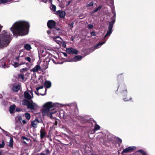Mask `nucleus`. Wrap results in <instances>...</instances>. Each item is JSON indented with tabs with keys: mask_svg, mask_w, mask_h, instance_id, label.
Returning <instances> with one entry per match:
<instances>
[{
	"mask_svg": "<svg viewBox=\"0 0 155 155\" xmlns=\"http://www.w3.org/2000/svg\"><path fill=\"white\" fill-rule=\"evenodd\" d=\"M16 111H20V109H18L17 108L16 109Z\"/></svg>",
	"mask_w": 155,
	"mask_h": 155,
	"instance_id": "nucleus-54",
	"label": "nucleus"
},
{
	"mask_svg": "<svg viewBox=\"0 0 155 155\" xmlns=\"http://www.w3.org/2000/svg\"><path fill=\"white\" fill-rule=\"evenodd\" d=\"M44 85L46 88H49L51 86V83L50 81H46L45 82Z\"/></svg>",
	"mask_w": 155,
	"mask_h": 155,
	"instance_id": "nucleus-20",
	"label": "nucleus"
},
{
	"mask_svg": "<svg viewBox=\"0 0 155 155\" xmlns=\"http://www.w3.org/2000/svg\"><path fill=\"white\" fill-rule=\"evenodd\" d=\"M45 152H46V155H49L50 154V151H49V150L48 149H46V150H45Z\"/></svg>",
	"mask_w": 155,
	"mask_h": 155,
	"instance_id": "nucleus-42",
	"label": "nucleus"
},
{
	"mask_svg": "<svg viewBox=\"0 0 155 155\" xmlns=\"http://www.w3.org/2000/svg\"><path fill=\"white\" fill-rule=\"evenodd\" d=\"M61 31L59 28H57L54 30V32H53V33L54 35L58 34V33H59Z\"/></svg>",
	"mask_w": 155,
	"mask_h": 155,
	"instance_id": "nucleus-22",
	"label": "nucleus"
},
{
	"mask_svg": "<svg viewBox=\"0 0 155 155\" xmlns=\"http://www.w3.org/2000/svg\"><path fill=\"white\" fill-rule=\"evenodd\" d=\"M118 141L119 142H120V143H121L122 142V140L118 138Z\"/></svg>",
	"mask_w": 155,
	"mask_h": 155,
	"instance_id": "nucleus-47",
	"label": "nucleus"
},
{
	"mask_svg": "<svg viewBox=\"0 0 155 155\" xmlns=\"http://www.w3.org/2000/svg\"><path fill=\"white\" fill-rule=\"evenodd\" d=\"M125 93L126 94H127V92L126 91L125 92Z\"/></svg>",
	"mask_w": 155,
	"mask_h": 155,
	"instance_id": "nucleus-62",
	"label": "nucleus"
},
{
	"mask_svg": "<svg viewBox=\"0 0 155 155\" xmlns=\"http://www.w3.org/2000/svg\"><path fill=\"white\" fill-rule=\"evenodd\" d=\"M22 121L23 123L24 124H25L26 123V121L25 120H22Z\"/></svg>",
	"mask_w": 155,
	"mask_h": 155,
	"instance_id": "nucleus-48",
	"label": "nucleus"
},
{
	"mask_svg": "<svg viewBox=\"0 0 155 155\" xmlns=\"http://www.w3.org/2000/svg\"><path fill=\"white\" fill-rule=\"evenodd\" d=\"M2 130L3 132V133L5 134L7 136H8L9 135V133L6 131H5L4 130L2 129Z\"/></svg>",
	"mask_w": 155,
	"mask_h": 155,
	"instance_id": "nucleus-39",
	"label": "nucleus"
},
{
	"mask_svg": "<svg viewBox=\"0 0 155 155\" xmlns=\"http://www.w3.org/2000/svg\"><path fill=\"white\" fill-rule=\"evenodd\" d=\"M25 116L28 120H29L31 118L30 114L28 113H25Z\"/></svg>",
	"mask_w": 155,
	"mask_h": 155,
	"instance_id": "nucleus-31",
	"label": "nucleus"
},
{
	"mask_svg": "<svg viewBox=\"0 0 155 155\" xmlns=\"http://www.w3.org/2000/svg\"><path fill=\"white\" fill-rule=\"evenodd\" d=\"M105 43V41H104L102 42L99 43L94 47V49H97L99 48V47L101 46L102 45Z\"/></svg>",
	"mask_w": 155,
	"mask_h": 155,
	"instance_id": "nucleus-23",
	"label": "nucleus"
},
{
	"mask_svg": "<svg viewBox=\"0 0 155 155\" xmlns=\"http://www.w3.org/2000/svg\"><path fill=\"white\" fill-rule=\"evenodd\" d=\"M21 52H20V54H19V55L18 57H16V59L18 61V62H14L12 64V65L14 66L16 68L18 67L19 66L22 65H24L25 64V62L21 61L22 60V59L21 58V57H23V55H21Z\"/></svg>",
	"mask_w": 155,
	"mask_h": 155,
	"instance_id": "nucleus-5",
	"label": "nucleus"
},
{
	"mask_svg": "<svg viewBox=\"0 0 155 155\" xmlns=\"http://www.w3.org/2000/svg\"><path fill=\"white\" fill-rule=\"evenodd\" d=\"M5 145L4 142L3 140L2 141V143L0 144V148H2L4 147Z\"/></svg>",
	"mask_w": 155,
	"mask_h": 155,
	"instance_id": "nucleus-38",
	"label": "nucleus"
},
{
	"mask_svg": "<svg viewBox=\"0 0 155 155\" xmlns=\"http://www.w3.org/2000/svg\"><path fill=\"white\" fill-rule=\"evenodd\" d=\"M56 14L57 15L62 18H64L65 15V12L61 10H58L57 11Z\"/></svg>",
	"mask_w": 155,
	"mask_h": 155,
	"instance_id": "nucleus-12",
	"label": "nucleus"
},
{
	"mask_svg": "<svg viewBox=\"0 0 155 155\" xmlns=\"http://www.w3.org/2000/svg\"><path fill=\"white\" fill-rule=\"evenodd\" d=\"M63 106L61 104L55 103H53L51 102L45 103L43 106L42 112L43 116H47L51 119L53 118L52 114L56 113V111L53 110L55 107H62Z\"/></svg>",
	"mask_w": 155,
	"mask_h": 155,
	"instance_id": "nucleus-2",
	"label": "nucleus"
},
{
	"mask_svg": "<svg viewBox=\"0 0 155 155\" xmlns=\"http://www.w3.org/2000/svg\"><path fill=\"white\" fill-rule=\"evenodd\" d=\"M26 64V66H28V67H29V68H30V65L28 63H25V64Z\"/></svg>",
	"mask_w": 155,
	"mask_h": 155,
	"instance_id": "nucleus-46",
	"label": "nucleus"
},
{
	"mask_svg": "<svg viewBox=\"0 0 155 155\" xmlns=\"http://www.w3.org/2000/svg\"><path fill=\"white\" fill-rule=\"evenodd\" d=\"M48 68V65H46L45 67H44L43 68V69H47Z\"/></svg>",
	"mask_w": 155,
	"mask_h": 155,
	"instance_id": "nucleus-51",
	"label": "nucleus"
},
{
	"mask_svg": "<svg viewBox=\"0 0 155 155\" xmlns=\"http://www.w3.org/2000/svg\"><path fill=\"white\" fill-rule=\"evenodd\" d=\"M58 124V122L57 121H55L54 122V124L56 125H57Z\"/></svg>",
	"mask_w": 155,
	"mask_h": 155,
	"instance_id": "nucleus-52",
	"label": "nucleus"
},
{
	"mask_svg": "<svg viewBox=\"0 0 155 155\" xmlns=\"http://www.w3.org/2000/svg\"><path fill=\"white\" fill-rule=\"evenodd\" d=\"M22 138H23V139H26V140L28 139L27 138H25V137H22Z\"/></svg>",
	"mask_w": 155,
	"mask_h": 155,
	"instance_id": "nucleus-58",
	"label": "nucleus"
},
{
	"mask_svg": "<svg viewBox=\"0 0 155 155\" xmlns=\"http://www.w3.org/2000/svg\"><path fill=\"white\" fill-rule=\"evenodd\" d=\"M29 27V23L24 21L15 22L10 29L15 36H24L27 35Z\"/></svg>",
	"mask_w": 155,
	"mask_h": 155,
	"instance_id": "nucleus-1",
	"label": "nucleus"
},
{
	"mask_svg": "<svg viewBox=\"0 0 155 155\" xmlns=\"http://www.w3.org/2000/svg\"><path fill=\"white\" fill-rule=\"evenodd\" d=\"M52 38L54 41L58 44H59L62 41L61 38L58 36L53 37H52Z\"/></svg>",
	"mask_w": 155,
	"mask_h": 155,
	"instance_id": "nucleus-13",
	"label": "nucleus"
},
{
	"mask_svg": "<svg viewBox=\"0 0 155 155\" xmlns=\"http://www.w3.org/2000/svg\"><path fill=\"white\" fill-rule=\"evenodd\" d=\"M15 107V105H12L10 106L9 109V112L10 113H13Z\"/></svg>",
	"mask_w": 155,
	"mask_h": 155,
	"instance_id": "nucleus-21",
	"label": "nucleus"
},
{
	"mask_svg": "<svg viewBox=\"0 0 155 155\" xmlns=\"http://www.w3.org/2000/svg\"><path fill=\"white\" fill-rule=\"evenodd\" d=\"M51 5L50 6L51 9L53 11H55L56 9V7L55 5H53L52 3H51Z\"/></svg>",
	"mask_w": 155,
	"mask_h": 155,
	"instance_id": "nucleus-30",
	"label": "nucleus"
},
{
	"mask_svg": "<svg viewBox=\"0 0 155 155\" xmlns=\"http://www.w3.org/2000/svg\"><path fill=\"white\" fill-rule=\"evenodd\" d=\"M11 0H0V4L2 3L5 4L6 3L9 2Z\"/></svg>",
	"mask_w": 155,
	"mask_h": 155,
	"instance_id": "nucleus-29",
	"label": "nucleus"
},
{
	"mask_svg": "<svg viewBox=\"0 0 155 155\" xmlns=\"http://www.w3.org/2000/svg\"><path fill=\"white\" fill-rule=\"evenodd\" d=\"M1 155V153L0 152V155Z\"/></svg>",
	"mask_w": 155,
	"mask_h": 155,
	"instance_id": "nucleus-63",
	"label": "nucleus"
},
{
	"mask_svg": "<svg viewBox=\"0 0 155 155\" xmlns=\"http://www.w3.org/2000/svg\"><path fill=\"white\" fill-rule=\"evenodd\" d=\"M5 64L3 60L0 61V66L1 67L5 68Z\"/></svg>",
	"mask_w": 155,
	"mask_h": 155,
	"instance_id": "nucleus-25",
	"label": "nucleus"
},
{
	"mask_svg": "<svg viewBox=\"0 0 155 155\" xmlns=\"http://www.w3.org/2000/svg\"><path fill=\"white\" fill-rule=\"evenodd\" d=\"M39 123V121L38 119H35L34 120L32 121L31 122V126L34 128L37 127V125Z\"/></svg>",
	"mask_w": 155,
	"mask_h": 155,
	"instance_id": "nucleus-15",
	"label": "nucleus"
},
{
	"mask_svg": "<svg viewBox=\"0 0 155 155\" xmlns=\"http://www.w3.org/2000/svg\"><path fill=\"white\" fill-rule=\"evenodd\" d=\"M100 128V127L97 124H96L94 127V130H98Z\"/></svg>",
	"mask_w": 155,
	"mask_h": 155,
	"instance_id": "nucleus-34",
	"label": "nucleus"
},
{
	"mask_svg": "<svg viewBox=\"0 0 155 155\" xmlns=\"http://www.w3.org/2000/svg\"><path fill=\"white\" fill-rule=\"evenodd\" d=\"M135 149V147H129L124 149L122 151L121 153L123 154L124 153H127L130 152L131 151L134 150Z\"/></svg>",
	"mask_w": 155,
	"mask_h": 155,
	"instance_id": "nucleus-11",
	"label": "nucleus"
},
{
	"mask_svg": "<svg viewBox=\"0 0 155 155\" xmlns=\"http://www.w3.org/2000/svg\"><path fill=\"white\" fill-rule=\"evenodd\" d=\"M73 39H74V38H71V40L72 41H73Z\"/></svg>",
	"mask_w": 155,
	"mask_h": 155,
	"instance_id": "nucleus-61",
	"label": "nucleus"
},
{
	"mask_svg": "<svg viewBox=\"0 0 155 155\" xmlns=\"http://www.w3.org/2000/svg\"><path fill=\"white\" fill-rule=\"evenodd\" d=\"M56 22L54 21H49L47 23L48 27L50 28H54L55 26Z\"/></svg>",
	"mask_w": 155,
	"mask_h": 155,
	"instance_id": "nucleus-10",
	"label": "nucleus"
},
{
	"mask_svg": "<svg viewBox=\"0 0 155 155\" xmlns=\"http://www.w3.org/2000/svg\"><path fill=\"white\" fill-rule=\"evenodd\" d=\"M9 33L5 31L0 35V48L6 47L10 41Z\"/></svg>",
	"mask_w": 155,
	"mask_h": 155,
	"instance_id": "nucleus-3",
	"label": "nucleus"
},
{
	"mask_svg": "<svg viewBox=\"0 0 155 155\" xmlns=\"http://www.w3.org/2000/svg\"><path fill=\"white\" fill-rule=\"evenodd\" d=\"M38 155H46V154L43 152H42L40 153L39 154H38Z\"/></svg>",
	"mask_w": 155,
	"mask_h": 155,
	"instance_id": "nucleus-45",
	"label": "nucleus"
},
{
	"mask_svg": "<svg viewBox=\"0 0 155 155\" xmlns=\"http://www.w3.org/2000/svg\"><path fill=\"white\" fill-rule=\"evenodd\" d=\"M74 24V23L73 22H71V23L69 24V26H70V27L72 28Z\"/></svg>",
	"mask_w": 155,
	"mask_h": 155,
	"instance_id": "nucleus-43",
	"label": "nucleus"
},
{
	"mask_svg": "<svg viewBox=\"0 0 155 155\" xmlns=\"http://www.w3.org/2000/svg\"><path fill=\"white\" fill-rule=\"evenodd\" d=\"M24 96L25 98L28 99H30L33 97V94L31 91L25 92Z\"/></svg>",
	"mask_w": 155,
	"mask_h": 155,
	"instance_id": "nucleus-7",
	"label": "nucleus"
},
{
	"mask_svg": "<svg viewBox=\"0 0 155 155\" xmlns=\"http://www.w3.org/2000/svg\"><path fill=\"white\" fill-rule=\"evenodd\" d=\"M112 13L114 14V19L110 22L109 23V26L108 27V29L107 31V33L105 35L104 38L109 36L112 33V29L113 28L114 24L115 21L116 13L115 9H114L112 11Z\"/></svg>",
	"mask_w": 155,
	"mask_h": 155,
	"instance_id": "nucleus-4",
	"label": "nucleus"
},
{
	"mask_svg": "<svg viewBox=\"0 0 155 155\" xmlns=\"http://www.w3.org/2000/svg\"><path fill=\"white\" fill-rule=\"evenodd\" d=\"M138 151L142 154L143 155H147L144 151L142 150H140Z\"/></svg>",
	"mask_w": 155,
	"mask_h": 155,
	"instance_id": "nucleus-35",
	"label": "nucleus"
},
{
	"mask_svg": "<svg viewBox=\"0 0 155 155\" xmlns=\"http://www.w3.org/2000/svg\"><path fill=\"white\" fill-rule=\"evenodd\" d=\"M18 78L21 79V81H24L25 78L24 77V75L23 74H20L18 75Z\"/></svg>",
	"mask_w": 155,
	"mask_h": 155,
	"instance_id": "nucleus-28",
	"label": "nucleus"
},
{
	"mask_svg": "<svg viewBox=\"0 0 155 155\" xmlns=\"http://www.w3.org/2000/svg\"><path fill=\"white\" fill-rule=\"evenodd\" d=\"M88 27L89 29H91L93 28V26L92 25L90 24L88 25Z\"/></svg>",
	"mask_w": 155,
	"mask_h": 155,
	"instance_id": "nucleus-41",
	"label": "nucleus"
},
{
	"mask_svg": "<svg viewBox=\"0 0 155 155\" xmlns=\"http://www.w3.org/2000/svg\"><path fill=\"white\" fill-rule=\"evenodd\" d=\"M40 136L41 139H42L46 135V133L44 129L41 128L40 131Z\"/></svg>",
	"mask_w": 155,
	"mask_h": 155,
	"instance_id": "nucleus-14",
	"label": "nucleus"
},
{
	"mask_svg": "<svg viewBox=\"0 0 155 155\" xmlns=\"http://www.w3.org/2000/svg\"><path fill=\"white\" fill-rule=\"evenodd\" d=\"M47 33H48V34H50V33H51V32H50V31H47Z\"/></svg>",
	"mask_w": 155,
	"mask_h": 155,
	"instance_id": "nucleus-53",
	"label": "nucleus"
},
{
	"mask_svg": "<svg viewBox=\"0 0 155 155\" xmlns=\"http://www.w3.org/2000/svg\"><path fill=\"white\" fill-rule=\"evenodd\" d=\"M94 4V2H91L89 4H87L86 5V6L87 7H90L91 6H92Z\"/></svg>",
	"mask_w": 155,
	"mask_h": 155,
	"instance_id": "nucleus-36",
	"label": "nucleus"
},
{
	"mask_svg": "<svg viewBox=\"0 0 155 155\" xmlns=\"http://www.w3.org/2000/svg\"><path fill=\"white\" fill-rule=\"evenodd\" d=\"M19 120L21 122V120H22V117L21 116H19L18 117Z\"/></svg>",
	"mask_w": 155,
	"mask_h": 155,
	"instance_id": "nucleus-44",
	"label": "nucleus"
},
{
	"mask_svg": "<svg viewBox=\"0 0 155 155\" xmlns=\"http://www.w3.org/2000/svg\"><path fill=\"white\" fill-rule=\"evenodd\" d=\"M49 0L50 1L51 4V3H52V0Z\"/></svg>",
	"mask_w": 155,
	"mask_h": 155,
	"instance_id": "nucleus-59",
	"label": "nucleus"
},
{
	"mask_svg": "<svg viewBox=\"0 0 155 155\" xmlns=\"http://www.w3.org/2000/svg\"><path fill=\"white\" fill-rule=\"evenodd\" d=\"M101 8V6H99L97 8H96L95 10H94L92 12L93 13H94L95 12H97L98 10H100Z\"/></svg>",
	"mask_w": 155,
	"mask_h": 155,
	"instance_id": "nucleus-33",
	"label": "nucleus"
},
{
	"mask_svg": "<svg viewBox=\"0 0 155 155\" xmlns=\"http://www.w3.org/2000/svg\"><path fill=\"white\" fill-rule=\"evenodd\" d=\"M91 35L92 36H95L96 35V33L94 31L91 32Z\"/></svg>",
	"mask_w": 155,
	"mask_h": 155,
	"instance_id": "nucleus-40",
	"label": "nucleus"
},
{
	"mask_svg": "<svg viewBox=\"0 0 155 155\" xmlns=\"http://www.w3.org/2000/svg\"><path fill=\"white\" fill-rule=\"evenodd\" d=\"M41 67L39 65H36L31 70L34 72H38V71L41 70Z\"/></svg>",
	"mask_w": 155,
	"mask_h": 155,
	"instance_id": "nucleus-16",
	"label": "nucleus"
},
{
	"mask_svg": "<svg viewBox=\"0 0 155 155\" xmlns=\"http://www.w3.org/2000/svg\"><path fill=\"white\" fill-rule=\"evenodd\" d=\"M2 97V94H0V98H1Z\"/></svg>",
	"mask_w": 155,
	"mask_h": 155,
	"instance_id": "nucleus-57",
	"label": "nucleus"
},
{
	"mask_svg": "<svg viewBox=\"0 0 155 155\" xmlns=\"http://www.w3.org/2000/svg\"><path fill=\"white\" fill-rule=\"evenodd\" d=\"M28 108L31 110L36 109L38 107L37 105L33 102L32 101H30L27 107Z\"/></svg>",
	"mask_w": 155,
	"mask_h": 155,
	"instance_id": "nucleus-6",
	"label": "nucleus"
},
{
	"mask_svg": "<svg viewBox=\"0 0 155 155\" xmlns=\"http://www.w3.org/2000/svg\"><path fill=\"white\" fill-rule=\"evenodd\" d=\"M92 155H97L95 154H92Z\"/></svg>",
	"mask_w": 155,
	"mask_h": 155,
	"instance_id": "nucleus-64",
	"label": "nucleus"
},
{
	"mask_svg": "<svg viewBox=\"0 0 155 155\" xmlns=\"http://www.w3.org/2000/svg\"><path fill=\"white\" fill-rule=\"evenodd\" d=\"M124 101H128V100H125V99H124Z\"/></svg>",
	"mask_w": 155,
	"mask_h": 155,
	"instance_id": "nucleus-60",
	"label": "nucleus"
},
{
	"mask_svg": "<svg viewBox=\"0 0 155 155\" xmlns=\"http://www.w3.org/2000/svg\"><path fill=\"white\" fill-rule=\"evenodd\" d=\"M43 88V86H40L38 87H37L36 88L37 91H35V93L38 95H39L40 94L43 95L45 94V93L46 92V89L43 90V91H44V93H42L41 92L40 90V89H42Z\"/></svg>",
	"mask_w": 155,
	"mask_h": 155,
	"instance_id": "nucleus-8",
	"label": "nucleus"
},
{
	"mask_svg": "<svg viewBox=\"0 0 155 155\" xmlns=\"http://www.w3.org/2000/svg\"><path fill=\"white\" fill-rule=\"evenodd\" d=\"M28 69L27 68H22L20 70V72H22L24 71H27Z\"/></svg>",
	"mask_w": 155,
	"mask_h": 155,
	"instance_id": "nucleus-37",
	"label": "nucleus"
},
{
	"mask_svg": "<svg viewBox=\"0 0 155 155\" xmlns=\"http://www.w3.org/2000/svg\"><path fill=\"white\" fill-rule=\"evenodd\" d=\"M20 88V85L18 84L13 85L12 89L13 91L17 92L19 90Z\"/></svg>",
	"mask_w": 155,
	"mask_h": 155,
	"instance_id": "nucleus-17",
	"label": "nucleus"
},
{
	"mask_svg": "<svg viewBox=\"0 0 155 155\" xmlns=\"http://www.w3.org/2000/svg\"><path fill=\"white\" fill-rule=\"evenodd\" d=\"M41 2H44L45 3H46L47 2V0H42Z\"/></svg>",
	"mask_w": 155,
	"mask_h": 155,
	"instance_id": "nucleus-49",
	"label": "nucleus"
},
{
	"mask_svg": "<svg viewBox=\"0 0 155 155\" xmlns=\"http://www.w3.org/2000/svg\"><path fill=\"white\" fill-rule=\"evenodd\" d=\"M70 2H71V1H69V2H68L67 5H68L70 4Z\"/></svg>",
	"mask_w": 155,
	"mask_h": 155,
	"instance_id": "nucleus-55",
	"label": "nucleus"
},
{
	"mask_svg": "<svg viewBox=\"0 0 155 155\" xmlns=\"http://www.w3.org/2000/svg\"><path fill=\"white\" fill-rule=\"evenodd\" d=\"M82 57L81 56H76L74 58L72 61H78L81 60L82 59Z\"/></svg>",
	"mask_w": 155,
	"mask_h": 155,
	"instance_id": "nucleus-19",
	"label": "nucleus"
},
{
	"mask_svg": "<svg viewBox=\"0 0 155 155\" xmlns=\"http://www.w3.org/2000/svg\"><path fill=\"white\" fill-rule=\"evenodd\" d=\"M25 48L27 50H29L31 48L30 45L28 44H26L24 46Z\"/></svg>",
	"mask_w": 155,
	"mask_h": 155,
	"instance_id": "nucleus-26",
	"label": "nucleus"
},
{
	"mask_svg": "<svg viewBox=\"0 0 155 155\" xmlns=\"http://www.w3.org/2000/svg\"><path fill=\"white\" fill-rule=\"evenodd\" d=\"M63 54L64 55L65 57H67V54L66 53L63 52Z\"/></svg>",
	"mask_w": 155,
	"mask_h": 155,
	"instance_id": "nucleus-50",
	"label": "nucleus"
},
{
	"mask_svg": "<svg viewBox=\"0 0 155 155\" xmlns=\"http://www.w3.org/2000/svg\"><path fill=\"white\" fill-rule=\"evenodd\" d=\"M66 51L68 53L72 54H76L78 53V51L76 49L71 48H66Z\"/></svg>",
	"mask_w": 155,
	"mask_h": 155,
	"instance_id": "nucleus-9",
	"label": "nucleus"
},
{
	"mask_svg": "<svg viewBox=\"0 0 155 155\" xmlns=\"http://www.w3.org/2000/svg\"><path fill=\"white\" fill-rule=\"evenodd\" d=\"M13 145V140L12 138H10V140L8 143V146L11 147H12Z\"/></svg>",
	"mask_w": 155,
	"mask_h": 155,
	"instance_id": "nucleus-27",
	"label": "nucleus"
},
{
	"mask_svg": "<svg viewBox=\"0 0 155 155\" xmlns=\"http://www.w3.org/2000/svg\"><path fill=\"white\" fill-rule=\"evenodd\" d=\"M46 60H47V61H48V62L52 61L54 64H56V63L55 62V60L53 59H50L47 58V59H46Z\"/></svg>",
	"mask_w": 155,
	"mask_h": 155,
	"instance_id": "nucleus-32",
	"label": "nucleus"
},
{
	"mask_svg": "<svg viewBox=\"0 0 155 155\" xmlns=\"http://www.w3.org/2000/svg\"><path fill=\"white\" fill-rule=\"evenodd\" d=\"M63 46H64V47H66V44H65V43H64V44H63Z\"/></svg>",
	"mask_w": 155,
	"mask_h": 155,
	"instance_id": "nucleus-56",
	"label": "nucleus"
},
{
	"mask_svg": "<svg viewBox=\"0 0 155 155\" xmlns=\"http://www.w3.org/2000/svg\"><path fill=\"white\" fill-rule=\"evenodd\" d=\"M25 59L30 63H32L35 61V59L31 56V57H26L25 58Z\"/></svg>",
	"mask_w": 155,
	"mask_h": 155,
	"instance_id": "nucleus-18",
	"label": "nucleus"
},
{
	"mask_svg": "<svg viewBox=\"0 0 155 155\" xmlns=\"http://www.w3.org/2000/svg\"><path fill=\"white\" fill-rule=\"evenodd\" d=\"M29 102H30L29 101L26 100L25 99V100H24L22 101V104L23 105H27H27H28Z\"/></svg>",
	"mask_w": 155,
	"mask_h": 155,
	"instance_id": "nucleus-24",
	"label": "nucleus"
}]
</instances>
